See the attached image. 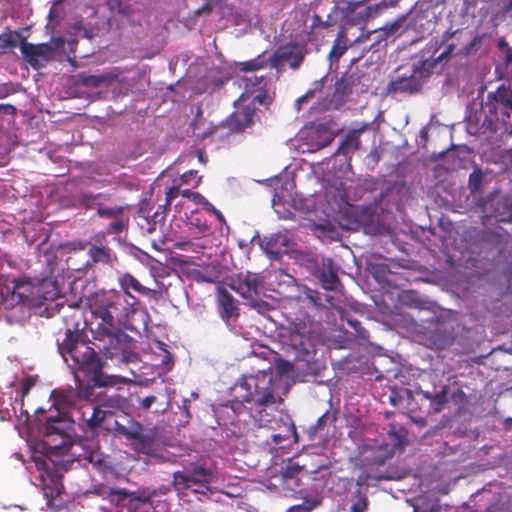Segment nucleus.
Segmentation results:
<instances>
[{
	"instance_id": "nucleus-1",
	"label": "nucleus",
	"mask_w": 512,
	"mask_h": 512,
	"mask_svg": "<svg viewBox=\"0 0 512 512\" xmlns=\"http://www.w3.org/2000/svg\"><path fill=\"white\" fill-rule=\"evenodd\" d=\"M81 336L79 324L76 323L74 329L65 330V337L61 342L58 340V350L65 361H67L66 356H70L73 362L71 367L75 370L76 377L81 373L91 381L93 387L98 388L131 383V379L127 377L104 373L106 362L98 356L94 348L81 340Z\"/></svg>"
},
{
	"instance_id": "nucleus-2",
	"label": "nucleus",
	"mask_w": 512,
	"mask_h": 512,
	"mask_svg": "<svg viewBox=\"0 0 512 512\" xmlns=\"http://www.w3.org/2000/svg\"><path fill=\"white\" fill-rule=\"evenodd\" d=\"M138 300L130 296V300L118 290L111 289L94 293L88 299V305L94 317L90 324L92 335L107 336L114 328L128 320L136 312Z\"/></svg>"
},
{
	"instance_id": "nucleus-3",
	"label": "nucleus",
	"mask_w": 512,
	"mask_h": 512,
	"mask_svg": "<svg viewBox=\"0 0 512 512\" xmlns=\"http://www.w3.org/2000/svg\"><path fill=\"white\" fill-rule=\"evenodd\" d=\"M234 392L240 401L232 405L233 410L236 411L245 402L250 404V415L260 427L268 426L273 421L276 397L265 374L244 376L235 384Z\"/></svg>"
},
{
	"instance_id": "nucleus-4",
	"label": "nucleus",
	"mask_w": 512,
	"mask_h": 512,
	"mask_svg": "<svg viewBox=\"0 0 512 512\" xmlns=\"http://www.w3.org/2000/svg\"><path fill=\"white\" fill-rule=\"evenodd\" d=\"M454 49V44H448L438 56L414 63L409 70L403 71L404 67L397 68L385 88V94L396 96L400 94L412 95L420 92L424 81L432 73L442 70Z\"/></svg>"
},
{
	"instance_id": "nucleus-5",
	"label": "nucleus",
	"mask_w": 512,
	"mask_h": 512,
	"mask_svg": "<svg viewBox=\"0 0 512 512\" xmlns=\"http://www.w3.org/2000/svg\"><path fill=\"white\" fill-rule=\"evenodd\" d=\"M77 207L84 210H95L101 219H109L111 222L106 227L107 234H120L128 226L129 216L126 211L128 205L114 204L111 193L82 192L76 197Z\"/></svg>"
},
{
	"instance_id": "nucleus-6",
	"label": "nucleus",
	"mask_w": 512,
	"mask_h": 512,
	"mask_svg": "<svg viewBox=\"0 0 512 512\" xmlns=\"http://www.w3.org/2000/svg\"><path fill=\"white\" fill-rule=\"evenodd\" d=\"M55 285L49 281H38L33 283L27 279H15L12 289L6 288L0 294V312L2 309H9L13 304H26L32 307H40L47 300L55 297Z\"/></svg>"
},
{
	"instance_id": "nucleus-7",
	"label": "nucleus",
	"mask_w": 512,
	"mask_h": 512,
	"mask_svg": "<svg viewBox=\"0 0 512 512\" xmlns=\"http://www.w3.org/2000/svg\"><path fill=\"white\" fill-rule=\"evenodd\" d=\"M54 394L55 401L69 409L68 417L71 423L77 422L83 428L88 429L93 404L87 402V400L93 396V387L79 385L77 389L59 390Z\"/></svg>"
},
{
	"instance_id": "nucleus-8",
	"label": "nucleus",
	"mask_w": 512,
	"mask_h": 512,
	"mask_svg": "<svg viewBox=\"0 0 512 512\" xmlns=\"http://www.w3.org/2000/svg\"><path fill=\"white\" fill-rule=\"evenodd\" d=\"M92 336L94 345L106 358L114 359L118 364L138 361V355L133 351V339L119 327L112 329L107 336Z\"/></svg>"
},
{
	"instance_id": "nucleus-9",
	"label": "nucleus",
	"mask_w": 512,
	"mask_h": 512,
	"mask_svg": "<svg viewBox=\"0 0 512 512\" xmlns=\"http://www.w3.org/2000/svg\"><path fill=\"white\" fill-rule=\"evenodd\" d=\"M66 42L62 37H51L48 42L33 44L22 38L19 45L23 59L33 68L41 69L56 60L65 51Z\"/></svg>"
},
{
	"instance_id": "nucleus-10",
	"label": "nucleus",
	"mask_w": 512,
	"mask_h": 512,
	"mask_svg": "<svg viewBox=\"0 0 512 512\" xmlns=\"http://www.w3.org/2000/svg\"><path fill=\"white\" fill-rule=\"evenodd\" d=\"M214 473L211 469L199 464H192L185 471L173 473V485L178 490H191L195 494L205 495L210 491L214 481Z\"/></svg>"
},
{
	"instance_id": "nucleus-11",
	"label": "nucleus",
	"mask_w": 512,
	"mask_h": 512,
	"mask_svg": "<svg viewBox=\"0 0 512 512\" xmlns=\"http://www.w3.org/2000/svg\"><path fill=\"white\" fill-rule=\"evenodd\" d=\"M369 86L370 79L365 77L358 69L355 71H346L335 82L330 104L338 109L354 92L356 94L365 93L368 91Z\"/></svg>"
},
{
	"instance_id": "nucleus-12",
	"label": "nucleus",
	"mask_w": 512,
	"mask_h": 512,
	"mask_svg": "<svg viewBox=\"0 0 512 512\" xmlns=\"http://www.w3.org/2000/svg\"><path fill=\"white\" fill-rule=\"evenodd\" d=\"M307 54L306 43L290 41L278 46L268 61L270 66L278 71L286 65L296 71L302 66Z\"/></svg>"
},
{
	"instance_id": "nucleus-13",
	"label": "nucleus",
	"mask_w": 512,
	"mask_h": 512,
	"mask_svg": "<svg viewBox=\"0 0 512 512\" xmlns=\"http://www.w3.org/2000/svg\"><path fill=\"white\" fill-rule=\"evenodd\" d=\"M482 110L490 122H507L512 111V89L500 85L496 91L489 92Z\"/></svg>"
},
{
	"instance_id": "nucleus-14",
	"label": "nucleus",
	"mask_w": 512,
	"mask_h": 512,
	"mask_svg": "<svg viewBox=\"0 0 512 512\" xmlns=\"http://www.w3.org/2000/svg\"><path fill=\"white\" fill-rule=\"evenodd\" d=\"M230 288L243 298L254 301L263 288V277L250 271L239 272L231 277Z\"/></svg>"
},
{
	"instance_id": "nucleus-15",
	"label": "nucleus",
	"mask_w": 512,
	"mask_h": 512,
	"mask_svg": "<svg viewBox=\"0 0 512 512\" xmlns=\"http://www.w3.org/2000/svg\"><path fill=\"white\" fill-rule=\"evenodd\" d=\"M102 496L110 498V501L117 506H127L129 510H141V512H148L154 502L149 495H137L113 488L103 489Z\"/></svg>"
},
{
	"instance_id": "nucleus-16",
	"label": "nucleus",
	"mask_w": 512,
	"mask_h": 512,
	"mask_svg": "<svg viewBox=\"0 0 512 512\" xmlns=\"http://www.w3.org/2000/svg\"><path fill=\"white\" fill-rule=\"evenodd\" d=\"M258 120L256 107L253 104H248L230 114L222 122V126L231 133H243Z\"/></svg>"
},
{
	"instance_id": "nucleus-17",
	"label": "nucleus",
	"mask_w": 512,
	"mask_h": 512,
	"mask_svg": "<svg viewBox=\"0 0 512 512\" xmlns=\"http://www.w3.org/2000/svg\"><path fill=\"white\" fill-rule=\"evenodd\" d=\"M73 430L71 420L64 414L57 413L56 416H49L43 429L44 436L47 438L59 436L60 443L55 444L54 448H58L66 443L70 438Z\"/></svg>"
},
{
	"instance_id": "nucleus-18",
	"label": "nucleus",
	"mask_w": 512,
	"mask_h": 512,
	"mask_svg": "<svg viewBox=\"0 0 512 512\" xmlns=\"http://www.w3.org/2000/svg\"><path fill=\"white\" fill-rule=\"evenodd\" d=\"M286 345L296 353L297 359L308 361V357L315 353V344L306 331L291 330L286 339Z\"/></svg>"
},
{
	"instance_id": "nucleus-19",
	"label": "nucleus",
	"mask_w": 512,
	"mask_h": 512,
	"mask_svg": "<svg viewBox=\"0 0 512 512\" xmlns=\"http://www.w3.org/2000/svg\"><path fill=\"white\" fill-rule=\"evenodd\" d=\"M217 304L221 319L229 323L239 317V307L236 299L224 288L218 290Z\"/></svg>"
},
{
	"instance_id": "nucleus-20",
	"label": "nucleus",
	"mask_w": 512,
	"mask_h": 512,
	"mask_svg": "<svg viewBox=\"0 0 512 512\" xmlns=\"http://www.w3.org/2000/svg\"><path fill=\"white\" fill-rule=\"evenodd\" d=\"M118 283L128 300L133 296L130 291H134L142 296H152L155 291L142 285L140 281L130 273H124L119 276Z\"/></svg>"
},
{
	"instance_id": "nucleus-21",
	"label": "nucleus",
	"mask_w": 512,
	"mask_h": 512,
	"mask_svg": "<svg viewBox=\"0 0 512 512\" xmlns=\"http://www.w3.org/2000/svg\"><path fill=\"white\" fill-rule=\"evenodd\" d=\"M369 124H363L360 128L349 131L341 141L335 154L347 156L360 148V135L367 130Z\"/></svg>"
},
{
	"instance_id": "nucleus-22",
	"label": "nucleus",
	"mask_w": 512,
	"mask_h": 512,
	"mask_svg": "<svg viewBox=\"0 0 512 512\" xmlns=\"http://www.w3.org/2000/svg\"><path fill=\"white\" fill-rule=\"evenodd\" d=\"M306 474L305 469L298 463L289 461L283 469L282 478L286 486L295 491L300 486L301 478Z\"/></svg>"
},
{
	"instance_id": "nucleus-23",
	"label": "nucleus",
	"mask_w": 512,
	"mask_h": 512,
	"mask_svg": "<svg viewBox=\"0 0 512 512\" xmlns=\"http://www.w3.org/2000/svg\"><path fill=\"white\" fill-rule=\"evenodd\" d=\"M88 255L93 263H101L103 265H112L116 260L114 251L102 244H90Z\"/></svg>"
},
{
	"instance_id": "nucleus-24",
	"label": "nucleus",
	"mask_w": 512,
	"mask_h": 512,
	"mask_svg": "<svg viewBox=\"0 0 512 512\" xmlns=\"http://www.w3.org/2000/svg\"><path fill=\"white\" fill-rule=\"evenodd\" d=\"M319 280L325 290L334 291L340 284V279L334 269L333 261L328 259L324 263L322 270L319 272Z\"/></svg>"
},
{
	"instance_id": "nucleus-25",
	"label": "nucleus",
	"mask_w": 512,
	"mask_h": 512,
	"mask_svg": "<svg viewBox=\"0 0 512 512\" xmlns=\"http://www.w3.org/2000/svg\"><path fill=\"white\" fill-rule=\"evenodd\" d=\"M133 445L135 450L138 452L152 457L158 456V444L153 433L151 432H143L140 437L133 442Z\"/></svg>"
},
{
	"instance_id": "nucleus-26",
	"label": "nucleus",
	"mask_w": 512,
	"mask_h": 512,
	"mask_svg": "<svg viewBox=\"0 0 512 512\" xmlns=\"http://www.w3.org/2000/svg\"><path fill=\"white\" fill-rule=\"evenodd\" d=\"M369 506L367 487L357 483L356 489L351 494V506L349 512H366Z\"/></svg>"
},
{
	"instance_id": "nucleus-27",
	"label": "nucleus",
	"mask_w": 512,
	"mask_h": 512,
	"mask_svg": "<svg viewBox=\"0 0 512 512\" xmlns=\"http://www.w3.org/2000/svg\"><path fill=\"white\" fill-rule=\"evenodd\" d=\"M192 132L198 139H205L216 132V127L208 122L201 114L191 122Z\"/></svg>"
},
{
	"instance_id": "nucleus-28",
	"label": "nucleus",
	"mask_w": 512,
	"mask_h": 512,
	"mask_svg": "<svg viewBox=\"0 0 512 512\" xmlns=\"http://www.w3.org/2000/svg\"><path fill=\"white\" fill-rule=\"evenodd\" d=\"M115 431L119 435H122L126 439L134 442L144 432V428L141 423L129 420L127 424H120L116 422Z\"/></svg>"
},
{
	"instance_id": "nucleus-29",
	"label": "nucleus",
	"mask_w": 512,
	"mask_h": 512,
	"mask_svg": "<svg viewBox=\"0 0 512 512\" xmlns=\"http://www.w3.org/2000/svg\"><path fill=\"white\" fill-rule=\"evenodd\" d=\"M348 49V39L346 31L342 28L334 40L333 46L329 52V59L331 63L338 62L339 59L345 54Z\"/></svg>"
},
{
	"instance_id": "nucleus-30",
	"label": "nucleus",
	"mask_w": 512,
	"mask_h": 512,
	"mask_svg": "<svg viewBox=\"0 0 512 512\" xmlns=\"http://www.w3.org/2000/svg\"><path fill=\"white\" fill-rule=\"evenodd\" d=\"M190 229H194L197 233L206 236L211 234V228L207 223L204 215L199 211H193L188 218Z\"/></svg>"
},
{
	"instance_id": "nucleus-31",
	"label": "nucleus",
	"mask_w": 512,
	"mask_h": 512,
	"mask_svg": "<svg viewBox=\"0 0 512 512\" xmlns=\"http://www.w3.org/2000/svg\"><path fill=\"white\" fill-rule=\"evenodd\" d=\"M431 340L436 349L443 350L453 343L454 337L451 332H447L445 329L442 330L438 327L432 333Z\"/></svg>"
},
{
	"instance_id": "nucleus-32",
	"label": "nucleus",
	"mask_w": 512,
	"mask_h": 512,
	"mask_svg": "<svg viewBox=\"0 0 512 512\" xmlns=\"http://www.w3.org/2000/svg\"><path fill=\"white\" fill-rule=\"evenodd\" d=\"M268 62L263 53L251 60L236 63V68L241 72L258 71L265 68Z\"/></svg>"
},
{
	"instance_id": "nucleus-33",
	"label": "nucleus",
	"mask_w": 512,
	"mask_h": 512,
	"mask_svg": "<svg viewBox=\"0 0 512 512\" xmlns=\"http://www.w3.org/2000/svg\"><path fill=\"white\" fill-rule=\"evenodd\" d=\"M279 183H280V180H276V186L274 188L275 193L272 198V205L275 208L278 205L283 204L287 200L286 196H288L290 198L291 195L289 193H288V195H286L284 190L287 191L288 188L294 187V183L292 181H286L285 183H281L280 187L278 186Z\"/></svg>"
},
{
	"instance_id": "nucleus-34",
	"label": "nucleus",
	"mask_w": 512,
	"mask_h": 512,
	"mask_svg": "<svg viewBox=\"0 0 512 512\" xmlns=\"http://www.w3.org/2000/svg\"><path fill=\"white\" fill-rule=\"evenodd\" d=\"M22 38H25L20 32L18 31H9L7 33L0 34V48L6 49V48H14L21 43Z\"/></svg>"
},
{
	"instance_id": "nucleus-35",
	"label": "nucleus",
	"mask_w": 512,
	"mask_h": 512,
	"mask_svg": "<svg viewBox=\"0 0 512 512\" xmlns=\"http://www.w3.org/2000/svg\"><path fill=\"white\" fill-rule=\"evenodd\" d=\"M106 417V411L102 410L99 406L93 405L92 413L89 418V430H95L102 426Z\"/></svg>"
},
{
	"instance_id": "nucleus-36",
	"label": "nucleus",
	"mask_w": 512,
	"mask_h": 512,
	"mask_svg": "<svg viewBox=\"0 0 512 512\" xmlns=\"http://www.w3.org/2000/svg\"><path fill=\"white\" fill-rule=\"evenodd\" d=\"M320 503L318 499H304L301 504L290 507L287 512H311Z\"/></svg>"
},
{
	"instance_id": "nucleus-37",
	"label": "nucleus",
	"mask_w": 512,
	"mask_h": 512,
	"mask_svg": "<svg viewBox=\"0 0 512 512\" xmlns=\"http://www.w3.org/2000/svg\"><path fill=\"white\" fill-rule=\"evenodd\" d=\"M242 83L246 93H253L257 87H259L264 81L263 76H252V77H243Z\"/></svg>"
},
{
	"instance_id": "nucleus-38",
	"label": "nucleus",
	"mask_w": 512,
	"mask_h": 512,
	"mask_svg": "<svg viewBox=\"0 0 512 512\" xmlns=\"http://www.w3.org/2000/svg\"><path fill=\"white\" fill-rule=\"evenodd\" d=\"M455 31H446L441 39H432L429 42L428 51L436 53L447 41H449L454 35Z\"/></svg>"
},
{
	"instance_id": "nucleus-39",
	"label": "nucleus",
	"mask_w": 512,
	"mask_h": 512,
	"mask_svg": "<svg viewBox=\"0 0 512 512\" xmlns=\"http://www.w3.org/2000/svg\"><path fill=\"white\" fill-rule=\"evenodd\" d=\"M201 181V177L197 178V171L190 170L188 172H185L180 177V184H186L190 185L192 184L194 187H196Z\"/></svg>"
},
{
	"instance_id": "nucleus-40",
	"label": "nucleus",
	"mask_w": 512,
	"mask_h": 512,
	"mask_svg": "<svg viewBox=\"0 0 512 512\" xmlns=\"http://www.w3.org/2000/svg\"><path fill=\"white\" fill-rule=\"evenodd\" d=\"M404 20V17L398 18L395 21L391 22L390 24H386L380 30L383 32L385 36H391L401 28Z\"/></svg>"
},
{
	"instance_id": "nucleus-41",
	"label": "nucleus",
	"mask_w": 512,
	"mask_h": 512,
	"mask_svg": "<svg viewBox=\"0 0 512 512\" xmlns=\"http://www.w3.org/2000/svg\"><path fill=\"white\" fill-rule=\"evenodd\" d=\"M271 97L268 95L267 91L264 89H260L259 93L253 98V104L259 105H269L271 103Z\"/></svg>"
},
{
	"instance_id": "nucleus-42",
	"label": "nucleus",
	"mask_w": 512,
	"mask_h": 512,
	"mask_svg": "<svg viewBox=\"0 0 512 512\" xmlns=\"http://www.w3.org/2000/svg\"><path fill=\"white\" fill-rule=\"evenodd\" d=\"M181 195L196 204H200V202L204 201V196L199 192H194L189 189H184L181 191Z\"/></svg>"
},
{
	"instance_id": "nucleus-43",
	"label": "nucleus",
	"mask_w": 512,
	"mask_h": 512,
	"mask_svg": "<svg viewBox=\"0 0 512 512\" xmlns=\"http://www.w3.org/2000/svg\"><path fill=\"white\" fill-rule=\"evenodd\" d=\"M16 113H17V109L15 106H13L11 104H0V120L3 121L4 117L8 116V115H10L12 118H14Z\"/></svg>"
},
{
	"instance_id": "nucleus-44",
	"label": "nucleus",
	"mask_w": 512,
	"mask_h": 512,
	"mask_svg": "<svg viewBox=\"0 0 512 512\" xmlns=\"http://www.w3.org/2000/svg\"><path fill=\"white\" fill-rule=\"evenodd\" d=\"M331 26V22L329 20H323L321 16L318 14H314L312 18L311 31L315 28L321 27L323 29H328Z\"/></svg>"
},
{
	"instance_id": "nucleus-45",
	"label": "nucleus",
	"mask_w": 512,
	"mask_h": 512,
	"mask_svg": "<svg viewBox=\"0 0 512 512\" xmlns=\"http://www.w3.org/2000/svg\"><path fill=\"white\" fill-rule=\"evenodd\" d=\"M181 191L179 187L174 186L170 187L166 191V197H165V206H170L172 204V201L178 197L179 194H181Z\"/></svg>"
},
{
	"instance_id": "nucleus-46",
	"label": "nucleus",
	"mask_w": 512,
	"mask_h": 512,
	"mask_svg": "<svg viewBox=\"0 0 512 512\" xmlns=\"http://www.w3.org/2000/svg\"><path fill=\"white\" fill-rule=\"evenodd\" d=\"M35 385L33 377H26L21 383V394L25 396L29 393L30 389Z\"/></svg>"
},
{
	"instance_id": "nucleus-47",
	"label": "nucleus",
	"mask_w": 512,
	"mask_h": 512,
	"mask_svg": "<svg viewBox=\"0 0 512 512\" xmlns=\"http://www.w3.org/2000/svg\"><path fill=\"white\" fill-rule=\"evenodd\" d=\"M103 82V77L90 75L83 79V84L86 86L97 87Z\"/></svg>"
},
{
	"instance_id": "nucleus-48",
	"label": "nucleus",
	"mask_w": 512,
	"mask_h": 512,
	"mask_svg": "<svg viewBox=\"0 0 512 512\" xmlns=\"http://www.w3.org/2000/svg\"><path fill=\"white\" fill-rule=\"evenodd\" d=\"M157 398L154 395L144 397L139 401L140 408L148 410L156 402Z\"/></svg>"
},
{
	"instance_id": "nucleus-49",
	"label": "nucleus",
	"mask_w": 512,
	"mask_h": 512,
	"mask_svg": "<svg viewBox=\"0 0 512 512\" xmlns=\"http://www.w3.org/2000/svg\"><path fill=\"white\" fill-rule=\"evenodd\" d=\"M212 13V5L211 2L204 4L202 7L196 9L193 14L195 17L200 15H210Z\"/></svg>"
},
{
	"instance_id": "nucleus-50",
	"label": "nucleus",
	"mask_w": 512,
	"mask_h": 512,
	"mask_svg": "<svg viewBox=\"0 0 512 512\" xmlns=\"http://www.w3.org/2000/svg\"><path fill=\"white\" fill-rule=\"evenodd\" d=\"M16 90L13 88L12 84H2L0 85V99L5 98L11 94H13Z\"/></svg>"
},
{
	"instance_id": "nucleus-51",
	"label": "nucleus",
	"mask_w": 512,
	"mask_h": 512,
	"mask_svg": "<svg viewBox=\"0 0 512 512\" xmlns=\"http://www.w3.org/2000/svg\"><path fill=\"white\" fill-rule=\"evenodd\" d=\"M306 294H307V297L310 299V301L313 302L315 305L321 304V298L317 291L308 289Z\"/></svg>"
},
{
	"instance_id": "nucleus-52",
	"label": "nucleus",
	"mask_w": 512,
	"mask_h": 512,
	"mask_svg": "<svg viewBox=\"0 0 512 512\" xmlns=\"http://www.w3.org/2000/svg\"><path fill=\"white\" fill-rule=\"evenodd\" d=\"M190 407H191V401L187 398L182 399L181 405L179 408L184 412L186 418H190Z\"/></svg>"
},
{
	"instance_id": "nucleus-53",
	"label": "nucleus",
	"mask_w": 512,
	"mask_h": 512,
	"mask_svg": "<svg viewBox=\"0 0 512 512\" xmlns=\"http://www.w3.org/2000/svg\"><path fill=\"white\" fill-rule=\"evenodd\" d=\"M481 180H482L481 173L474 172L469 177L470 185L473 186L474 188H477L480 185Z\"/></svg>"
},
{
	"instance_id": "nucleus-54",
	"label": "nucleus",
	"mask_w": 512,
	"mask_h": 512,
	"mask_svg": "<svg viewBox=\"0 0 512 512\" xmlns=\"http://www.w3.org/2000/svg\"><path fill=\"white\" fill-rule=\"evenodd\" d=\"M328 416H329V412H326L318 418L317 424H316L317 429H322L325 426Z\"/></svg>"
},
{
	"instance_id": "nucleus-55",
	"label": "nucleus",
	"mask_w": 512,
	"mask_h": 512,
	"mask_svg": "<svg viewBox=\"0 0 512 512\" xmlns=\"http://www.w3.org/2000/svg\"><path fill=\"white\" fill-rule=\"evenodd\" d=\"M277 367L281 373L288 372L289 370L292 369V365L287 361H281V363L278 364Z\"/></svg>"
},
{
	"instance_id": "nucleus-56",
	"label": "nucleus",
	"mask_w": 512,
	"mask_h": 512,
	"mask_svg": "<svg viewBox=\"0 0 512 512\" xmlns=\"http://www.w3.org/2000/svg\"><path fill=\"white\" fill-rule=\"evenodd\" d=\"M199 205H202L203 208L207 211V212H211V213H214V211L216 210V208L214 207L213 204H211L205 197H204V201L203 202H200Z\"/></svg>"
},
{
	"instance_id": "nucleus-57",
	"label": "nucleus",
	"mask_w": 512,
	"mask_h": 512,
	"mask_svg": "<svg viewBox=\"0 0 512 512\" xmlns=\"http://www.w3.org/2000/svg\"><path fill=\"white\" fill-rule=\"evenodd\" d=\"M174 246L176 248L187 250V247L192 246V242L191 241L176 242Z\"/></svg>"
},
{
	"instance_id": "nucleus-58",
	"label": "nucleus",
	"mask_w": 512,
	"mask_h": 512,
	"mask_svg": "<svg viewBox=\"0 0 512 512\" xmlns=\"http://www.w3.org/2000/svg\"><path fill=\"white\" fill-rule=\"evenodd\" d=\"M333 138L328 135L319 145L318 148H324L332 142Z\"/></svg>"
},
{
	"instance_id": "nucleus-59",
	"label": "nucleus",
	"mask_w": 512,
	"mask_h": 512,
	"mask_svg": "<svg viewBox=\"0 0 512 512\" xmlns=\"http://www.w3.org/2000/svg\"><path fill=\"white\" fill-rule=\"evenodd\" d=\"M389 434L393 435L396 437V445H399L401 446L403 441H402V436H399L397 435L395 432H394V427L389 431Z\"/></svg>"
},
{
	"instance_id": "nucleus-60",
	"label": "nucleus",
	"mask_w": 512,
	"mask_h": 512,
	"mask_svg": "<svg viewBox=\"0 0 512 512\" xmlns=\"http://www.w3.org/2000/svg\"><path fill=\"white\" fill-rule=\"evenodd\" d=\"M435 400L437 404L441 405L446 401V396L444 393L437 394Z\"/></svg>"
},
{
	"instance_id": "nucleus-61",
	"label": "nucleus",
	"mask_w": 512,
	"mask_h": 512,
	"mask_svg": "<svg viewBox=\"0 0 512 512\" xmlns=\"http://www.w3.org/2000/svg\"><path fill=\"white\" fill-rule=\"evenodd\" d=\"M48 18H49L50 21H53L56 18V7H55V5H53L50 8L49 13H48Z\"/></svg>"
},
{
	"instance_id": "nucleus-62",
	"label": "nucleus",
	"mask_w": 512,
	"mask_h": 512,
	"mask_svg": "<svg viewBox=\"0 0 512 512\" xmlns=\"http://www.w3.org/2000/svg\"><path fill=\"white\" fill-rule=\"evenodd\" d=\"M213 214L216 216L217 220L220 223H225V218H224L223 214L221 213V211L216 209Z\"/></svg>"
},
{
	"instance_id": "nucleus-63",
	"label": "nucleus",
	"mask_w": 512,
	"mask_h": 512,
	"mask_svg": "<svg viewBox=\"0 0 512 512\" xmlns=\"http://www.w3.org/2000/svg\"><path fill=\"white\" fill-rule=\"evenodd\" d=\"M375 270H376V272H377V273H382V274H384V273L388 270V268H387V266H386V265H377V266L375 267Z\"/></svg>"
},
{
	"instance_id": "nucleus-64",
	"label": "nucleus",
	"mask_w": 512,
	"mask_h": 512,
	"mask_svg": "<svg viewBox=\"0 0 512 512\" xmlns=\"http://www.w3.org/2000/svg\"><path fill=\"white\" fill-rule=\"evenodd\" d=\"M162 362L163 364H169L170 362H172V356L168 351H166L165 358L163 359Z\"/></svg>"
}]
</instances>
